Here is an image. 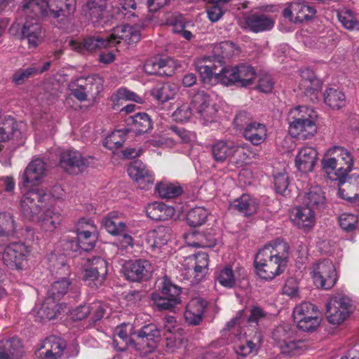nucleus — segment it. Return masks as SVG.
<instances>
[{"label": "nucleus", "mask_w": 359, "mask_h": 359, "mask_svg": "<svg viewBox=\"0 0 359 359\" xmlns=\"http://www.w3.org/2000/svg\"><path fill=\"white\" fill-rule=\"evenodd\" d=\"M289 245L280 238L266 244L255 255L254 266L262 279L271 280L280 275L289 262Z\"/></svg>", "instance_id": "nucleus-1"}, {"label": "nucleus", "mask_w": 359, "mask_h": 359, "mask_svg": "<svg viewBox=\"0 0 359 359\" xmlns=\"http://www.w3.org/2000/svg\"><path fill=\"white\" fill-rule=\"evenodd\" d=\"M126 325L117 326L113 339V346L118 351H124L130 344L142 354L152 353L157 346L161 331L154 323L143 326L135 333L136 338L129 337Z\"/></svg>", "instance_id": "nucleus-2"}, {"label": "nucleus", "mask_w": 359, "mask_h": 359, "mask_svg": "<svg viewBox=\"0 0 359 359\" xmlns=\"http://www.w3.org/2000/svg\"><path fill=\"white\" fill-rule=\"evenodd\" d=\"M25 8H31L36 15L48 17L55 27H62L76 10V0H26Z\"/></svg>", "instance_id": "nucleus-3"}, {"label": "nucleus", "mask_w": 359, "mask_h": 359, "mask_svg": "<svg viewBox=\"0 0 359 359\" xmlns=\"http://www.w3.org/2000/svg\"><path fill=\"white\" fill-rule=\"evenodd\" d=\"M353 153L344 147L334 145L325 153L321 161L323 170L328 175L334 173L337 178L344 180L354 169Z\"/></svg>", "instance_id": "nucleus-4"}, {"label": "nucleus", "mask_w": 359, "mask_h": 359, "mask_svg": "<svg viewBox=\"0 0 359 359\" xmlns=\"http://www.w3.org/2000/svg\"><path fill=\"white\" fill-rule=\"evenodd\" d=\"M158 289V292H154L151 299L159 310L170 311L181 303V287L172 283L168 276H165L160 280Z\"/></svg>", "instance_id": "nucleus-5"}, {"label": "nucleus", "mask_w": 359, "mask_h": 359, "mask_svg": "<svg viewBox=\"0 0 359 359\" xmlns=\"http://www.w3.org/2000/svg\"><path fill=\"white\" fill-rule=\"evenodd\" d=\"M256 75L255 69L249 65L239 64L236 66L224 67L222 84L226 86L236 85L240 87H248L254 83Z\"/></svg>", "instance_id": "nucleus-6"}, {"label": "nucleus", "mask_w": 359, "mask_h": 359, "mask_svg": "<svg viewBox=\"0 0 359 359\" xmlns=\"http://www.w3.org/2000/svg\"><path fill=\"white\" fill-rule=\"evenodd\" d=\"M32 252V247L22 242H12L7 245L2 254L4 264L10 269L21 271Z\"/></svg>", "instance_id": "nucleus-7"}, {"label": "nucleus", "mask_w": 359, "mask_h": 359, "mask_svg": "<svg viewBox=\"0 0 359 359\" xmlns=\"http://www.w3.org/2000/svg\"><path fill=\"white\" fill-rule=\"evenodd\" d=\"M26 15L25 22L21 29V34L28 42L29 48H36L42 41V27L40 23L41 19H47L48 17L42 15H36L31 8L22 6Z\"/></svg>", "instance_id": "nucleus-8"}, {"label": "nucleus", "mask_w": 359, "mask_h": 359, "mask_svg": "<svg viewBox=\"0 0 359 359\" xmlns=\"http://www.w3.org/2000/svg\"><path fill=\"white\" fill-rule=\"evenodd\" d=\"M311 276L315 285L324 290L331 289L338 279L334 265L327 259L320 260L313 265Z\"/></svg>", "instance_id": "nucleus-9"}, {"label": "nucleus", "mask_w": 359, "mask_h": 359, "mask_svg": "<svg viewBox=\"0 0 359 359\" xmlns=\"http://www.w3.org/2000/svg\"><path fill=\"white\" fill-rule=\"evenodd\" d=\"M248 114L245 111L239 112L236 116L233 123L237 128H244L243 136L245 140L250 142L253 145L258 146L264 142L266 137V126L260 123L254 121L247 124L248 120Z\"/></svg>", "instance_id": "nucleus-10"}, {"label": "nucleus", "mask_w": 359, "mask_h": 359, "mask_svg": "<svg viewBox=\"0 0 359 359\" xmlns=\"http://www.w3.org/2000/svg\"><path fill=\"white\" fill-rule=\"evenodd\" d=\"M88 267L84 271L83 280L92 289H97L104 282L107 273V263L100 257L87 259Z\"/></svg>", "instance_id": "nucleus-11"}, {"label": "nucleus", "mask_w": 359, "mask_h": 359, "mask_svg": "<svg viewBox=\"0 0 359 359\" xmlns=\"http://www.w3.org/2000/svg\"><path fill=\"white\" fill-rule=\"evenodd\" d=\"M351 299L345 296L331 298L327 304V319L331 324L339 325L351 313Z\"/></svg>", "instance_id": "nucleus-12"}, {"label": "nucleus", "mask_w": 359, "mask_h": 359, "mask_svg": "<svg viewBox=\"0 0 359 359\" xmlns=\"http://www.w3.org/2000/svg\"><path fill=\"white\" fill-rule=\"evenodd\" d=\"M90 158L91 157H85L76 150L68 149L61 153L60 166L65 172L76 175L89 166Z\"/></svg>", "instance_id": "nucleus-13"}, {"label": "nucleus", "mask_w": 359, "mask_h": 359, "mask_svg": "<svg viewBox=\"0 0 359 359\" xmlns=\"http://www.w3.org/2000/svg\"><path fill=\"white\" fill-rule=\"evenodd\" d=\"M46 194L41 189H31L22 196L20 202L23 216L28 219H33L41 210Z\"/></svg>", "instance_id": "nucleus-14"}, {"label": "nucleus", "mask_w": 359, "mask_h": 359, "mask_svg": "<svg viewBox=\"0 0 359 359\" xmlns=\"http://www.w3.org/2000/svg\"><path fill=\"white\" fill-rule=\"evenodd\" d=\"M191 107L198 117L205 123L213 121L217 110L210 95L205 91H198L194 94L191 102Z\"/></svg>", "instance_id": "nucleus-15"}, {"label": "nucleus", "mask_w": 359, "mask_h": 359, "mask_svg": "<svg viewBox=\"0 0 359 359\" xmlns=\"http://www.w3.org/2000/svg\"><path fill=\"white\" fill-rule=\"evenodd\" d=\"M209 255L205 252H198L184 258L182 266L187 274L193 276L196 282L201 281L208 272Z\"/></svg>", "instance_id": "nucleus-16"}, {"label": "nucleus", "mask_w": 359, "mask_h": 359, "mask_svg": "<svg viewBox=\"0 0 359 359\" xmlns=\"http://www.w3.org/2000/svg\"><path fill=\"white\" fill-rule=\"evenodd\" d=\"M66 348V343L62 338L51 335L46 337L35 351L39 359H60Z\"/></svg>", "instance_id": "nucleus-17"}, {"label": "nucleus", "mask_w": 359, "mask_h": 359, "mask_svg": "<svg viewBox=\"0 0 359 359\" xmlns=\"http://www.w3.org/2000/svg\"><path fill=\"white\" fill-rule=\"evenodd\" d=\"M128 173L141 189L148 190L154 183V172L140 160H135L130 164Z\"/></svg>", "instance_id": "nucleus-18"}, {"label": "nucleus", "mask_w": 359, "mask_h": 359, "mask_svg": "<svg viewBox=\"0 0 359 359\" xmlns=\"http://www.w3.org/2000/svg\"><path fill=\"white\" fill-rule=\"evenodd\" d=\"M151 271V263L146 259L129 260L123 266L124 276L131 282H140L147 279Z\"/></svg>", "instance_id": "nucleus-19"}, {"label": "nucleus", "mask_w": 359, "mask_h": 359, "mask_svg": "<svg viewBox=\"0 0 359 359\" xmlns=\"http://www.w3.org/2000/svg\"><path fill=\"white\" fill-rule=\"evenodd\" d=\"M46 171L47 165L42 159H34L28 164L21 176L22 186L27 188L40 184L46 175Z\"/></svg>", "instance_id": "nucleus-20"}, {"label": "nucleus", "mask_w": 359, "mask_h": 359, "mask_svg": "<svg viewBox=\"0 0 359 359\" xmlns=\"http://www.w3.org/2000/svg\"><path fill=\"white\" fill-rule=\"evenodd\" d=\"M240 146L230 140H217L210 145V154L213 161L223 163L239 151Z\"/></svg>", "instance_id": "nucleus-21"}, {"label": "nucleus", "mask_w": 359, "mask_h": 359, "mask_svg": "<svg viewBox=\"0 0 359 359\" xmlns=\"http://www.w3.org/2000/svg\"><path fill=\"white\" fill-rule=\"evenodd\" d=\"M174 61L170 58L152 57L147 60L144 71L149 75L170 76L175 73Z\"/></svg>", "instance_id": "nucleus-22"}, {"label": "nucleus", "mask_w": 359, "mask_h": 359, "mask_svg": "<svg viewBox=\"0 0 359 359\" xmlns=\"http://www.w3.org/2000/svg\"><path fill=\"white\" fill-rule=\"evenodd\" d=\"M109 36L111 46L119 43L121 40L128 44L137 43L140 40V30L137 27L128 25L116 27Z\"/></svg>", "instance_id": "nucleus-23"}, {"label": "nucleus", "mask_w": 359, "mask_h": 359, "mask_svg": "<svg viewBox=\"0 0 359 359\" xmlns=\"http://www.w3.org/2000/svg\"><path fill=\"white\" fill-rule=\"evenodd\" d=\"M245 276V271L242 267L236 266L235 269L231 264L225 265L220 269L216 280L223 287L233 288L236 282Z\"/></svg>", "instance_id": "nucleus-24"}, {"label": "nucleus", "mask_w": 359, "mask_h": 359, "mask_svg": "<svg viewBox=\"0 0 359 359\" xmlns=\"http://www.w3.org/2000/svg\"><path fill=\"white\" fill-rule=\"evenodd\" d=\"M207 302L201 298L191 299L187 305L184 319L189 325H197L203 320Z\"/></svg>", "instance_id": "nucleus-25"}, {"label": "nucleus", "mask_w": 359, "mask_h": 359, "mask_svg": "<svg viewBox=\"0 0 359 359\" xmlns=\"http://www.w3.org/2000/svg\"><path fill=\"white\" fill-rule=\"evenodd\" d=\"M316 221V214L311 207L304 205L296 208L293 222L299 229L307 232L314 227Z\"/></svg>", "instance_id": "nucleus-26"}, {"label": "nucleus", "mask_w": 359, "mask_h": 359, "mask_svg": "<svg viewBox=\"0 0 359 359\" xmlns=\"http://www.w3.org/2000/svg\"><path fill=\"white\" fill-rule=\"evenodd\" d=\"M23 348L20 339L16 337L0 340V359H20Z\"/></svg>", "instance_id": "nucleus-27"}, {"label": "nucleus", "mask_w": 359, "mask_h": 359, "mask_svg": "<svg viewBox=\"0 0 359 359\" xmlns=\"http://www.w3.org/2000/svg\"><path fill=\"white\" fill-rule=\"evenodd\" d=\"M247 28L254 33L271 30L274 26L272 18L263 13H251L245 17Z\"/></svg>", "instance_id": "nucleus-28"}, {"label": "nucleus", "mask_w": 359, "mask_h": 359, "mask_svg": "<svg viewBox=\"0 0 359 359\" xmlns=\"http://www.w3.org/2000/svg\"><path fill=\"white\" fill-rule=\"evenodd\" d=\"M231 210L242 213L245 217L254 215L258 210L259 202L253 196L244 194L232 201L229 204Z\"/></svg>", "instance_id": "nucleus-29"}, {"label": "nucleus", "mask_w": 359, "mask_h": 359, "mask_svg": "<svg viewBox=\"0 0 359 359\" xmlns=\"http://www.w3.org/2000/svg\"><path fill=\"white\" fill-rule=\"evenodd\" d=\"M300 81L299 88L306 95H312L321 89L322 82L310 69H302L299 71Z\"/></svg>", "instance_id": "nucleus-30"}, {"label": "nucleus", "mask_w": 359, "mask_h": 359, "mask_svg": "<svg viewBox=\"0 0 359 359\" xmlns=\"http://www.w3.org/2000/svg\"><path fill=\"white\" fill-rule=\"evenodd\" d=\"M318 157L317 151L311 147L302 148L295 158L297 168L302 172L313 170Z\"/></svg>", "instance_id": "nucleus-31"}, {"label": "nucleus", "mask_w": 359, "mask_h": 359, "mask_svg": "<svg viewBox=\"0 0 359 359\" xmlns=\"http://www.w3.org/2000/svg\"><path fill=\"white\" fill-rule=\"evenodd\" d=\"M297 198L303 205L311 207L312 209L321 207L326 202L325 192L319 186L310 187L304 194H299Z\"/></svg>", "instance_id": "nucleus-32"}, {"label": "nucleus", "mask_w": 359, "mask_h": 359, "mask_svg": "<svg viewBox=\"0 0 359 359\" xmlns=\"http://www.w3.org/2000/svg\"><path fill=\"white\" fill-rule=\"evenodd\" d=\"M17 232V224L9 212H0V246L5 245Z\"/></svg>", "instance_id": "nucleus-33"}, {"label": "nucleus", "mask_w": 359, "mask_h": 359, "mask_svg": "<svg viewBox=\"0 0 359 359\" xmlns=\"http://www.w3.org/2000/svg\"><path fill=\"white\" fill-rule=\"evenodd\" d=\"M273 339L282 353L292 351V327L290 325L278 326L273 332Z\"/></svg>", "instance_id": "nucleus-34"}, {"label": "nucleus", "mask_w": 359, "mask_h": 359, "mask_svg": "<svg viewBox=\"0 0 359 359\" xmlns=\"http://www.w3.org/2000/svg\"><path fill=\"white\" fill-rule=\"evenodd\" d=\"M102 226L106 231L113 235H121L126 231V224L121 218V214L116 211L109 212L102 219Z\"/></svg>", "instance_id": "nucleus-35"}, {"label": "nucleus", "mask_w": 359, "mask_h": 359, "mask_svg": "<svg viewBox=\"0 0 359 359\" xmlns=\"http://www.w3.org/2000/svg\"><path fill=\"white\" fill-rule=\"evenodd\" d=\"M262 341V335L256 332L251 339L240 341L234 346V350L238 356L245 358L250 355H257Z\"/></svg>", "instance_id": "nucleus-36"}, {"label": "nucleus", "mask_w": 359, "mask_h": 359, "mask_svg": "<svg viewBox=\"0 0 359 359\" xmlns=\"http://www.w3.org/2000/svg\"><path fill=\"white\" fill-rule=\"evenodd\" d=\"M127 124L130 127L129 130L136 135H141L152 128V121L150 116L144 112H138L127 118Z\"/></svg>", "instance_id": "nucleus-37"}, {"label": "nucleus", "mask_w": 359, "mask_h": 359, "mask_svg": "<svg viewBox=\"0 0 359 359\" xmlns=\"http://www.w3.org/2000/svg\"><path fill=\"white\" fill-rule=\"evenodd\" d=\"M175 209L161 202L149 204L146 208L147 215L156 221H165L175 215Z\"/></svg>", "instance_id": "nucleus-38"}, {"label": "nucleus", "mask_w": 359, "mask_h": 359, "mask_svg": "<svg viewBox=\"0 0 359 359\" xmlns=\"http://www.w3.org/2000/svg\"><path fill=\"white\" fill-rule=\"evenodd\" d=\"M105 8V0H87L83 6V12L93 22H96L104 18Z\"/></svg>", "instance_id": "nucleus-39"}, {"label": "nucleus", "mask_w": 359, "mask_h": 359, "mask_svg": "<svg viewBox=\"0 0 359 359\" xmlns=\"http://www.w3.org/2000/svg\"><path fill=\"white\" fill-rule=\"evenodd\" d=\"M316 133V120L293 123V137L303 140H308L313 137Z\"/></svg>", "instance_id": "nucleus-40"}, {"label": "nucleus", "mask_w": 359, "mask_h": 359, "mask_svg": "<svg viewBox=\"0 0 359 359\" xmlns=\"http://www.w3.org/2000/svg\"><path fill=\"white\" fill-rule=\"evenodd\" d=\"M17 123L11 116L0 117V151L4 149L2 142L13 138L18 133Z\"/></svg>", "instance_id": "nucleus-41"}, {"label": "nucleus", "mask_w": 359, "mask_h": 359, "mask_svg": "<svg viewBox=\"0 0 359 359\" xmlns=\"http://www.w3.org/2000/svg\"><path fill=\"white\" fill-rule=\"evenodd\" d=\"M170 236V229L158 226L149 231L147 235V241L152 248H161L167 244Z\"/></svg>", "instance_id": "nucleus-42"}, {"label": "nucleus", "mask_w": 359, "mask_h": 359, "mask_svg": "<svg viewBox=\"0 0 359 359\" xmlns=\"http://www.w3.org/2000/svg\"><path fill=\"white\" fill-rule=\"evenodd\" d=\"M197 69L203 83L211 86L218 83H222L223 67L218 72H217V66L215 65H201L198 66Z\"/></svg>", "instance_id": "nucleus-43"}, {"label": "nucleus", "mask_w": 359, "mask_h": 359, "mask_svg": "<svg viewBox=\"0 0 359 359\" xmlns=\"http://www.w3.org/2000/svg\"><path fill=\"white\" fill-rule=\"evenodd\" d=\"M150 94L158 102L164 103L174 97L176 88L170 83H158L151 90Z\"/></svg>", "instance_id": "nucleus-44"}, {"label": "nucleus", "mask_w": 359, "mask_h": 359, "mask_svg": "<svg viewBox=\"0 0 359 359\" xmlns=\"http://www.w3.org/2000/svg\"><path fill=\"white\" fill-rule=\"evenodd\" d=\"M71 284V281L66 278L55 281L48 291L46 304L50 300H53V302L59 301L67 293L69 289H72Z\"/></svg>", "instance_id": "nucleus-45"}, {"label": "nucleus", "mask_w": 359, "mask_h": 359, "mask_svg": "<svg viewBox=\"0 0 359 359\" xmlns=\"http://www.w3.org/2000/svg\"><path fill=\"white\" fill-rule=\"evenodd\" d=\"M156 191L161 198H173L180 196L183 189L177 182L161 181L155 187Z\"/></svg>", "instance_id": "nucleus-46"}, {"label": "nucleus", "mask_w": 359, "mask_h": 359, "mask_svg": "<svg viewBox=\"0 0 359 359\" xmlns=\"http://www.w3.org/2000/svg\"><path fill=\"white\" fill-rule=\"evenodd\" d=\"M62 215L54 208H48L43 212L41 219V227L45 231L55 230L62 221Z\"/></svg>", "instance_id": "nucleus-47"}, {"label": "nucleus", "mask_w": 359, "mask_h": 359, "mask_svg": "<svg viewBox=\"0 0 359 359\" xmlns=\"http://www.w3.org/2000/svg\"><path fill=\"white\" fill-rule=\"evenodd\" d=\"M324 102L333 109H339L346 104L344 93L337 88H330L324 93Z\"/></svg>", "instance_id": "nucleus-48"}, {"label": "nucleus", "mask_w": 359, "mask_h": 359, "mask_svg": "<svg viewBox=\"0 0 359 359\" xmlns=\"http://www.w3.org/2000/svg\"><path fill=\"white\" fill-rule=\"evenodd\" d=\"M94 79L88 76L80 78L77 80V87L72 90V95L81 102L87 100L88 93L93 91Z\"/></svg>", "instance_id": "nucleus-49"}, {"label": "nucleus", "mask_w": 359, "mask_h": 359, "mask_svg": "<svg viewBox=\"0 0 359 359\" xmlns=\"http://www.w3.org/2000/svg\"><path fill=\"white\" fill-rule=\"evenodd\" d=\"M337 18L345 29L350 31L359 30V20L351 10L343 8L337 11Z\"/></svg>", "instance_id": "nucleus-50"}, {"label": "nucleus", "mask_w": 359, "mask_h": 359, "mask_svg": "<svg viewBox=\"0 0 359 359\" xmlns=\"http://www.w3.org/2000/svg\"><path fill=\"white\" fill-rule=\"evenodd\" d=\"M128 131V129L114 131L104 139V146L109 150H116L121 148L126 140V135Z\"/></svg>", "instance_id": "nucleus-51"}, {"label": "nucleus", "mask_w": 359, "mask_h": 359, "mask_svg": "<svg viewBox=\"0 0 359 359\" xmlns=\"http://www.w3.org/2000/svg\"><path fill=\"white\" fill-rule=\"evenodd\" d=\"M208 211L202 207H196L189 211L187 215V224L191 227L203 225L207 220Z\"/></svg>", "instance_id": "nucleus-52"}, {"label": "nucleus", "mask_w": 359, "mask_h": 359, "mask_svg": "<svg viewBox=\"0 0 359 359\" xmlns=\"http://www.w3.org/2000/svg\"><path fill=\"white\" fill-rule=\"evenodd\" d=\"M297 327L304 332H310L316 330L320 323V313L318 310L314 311L313 314H309L306 317L299 318L295 321Z\"/></svg>", "instance_id": "nucleus-53"}, {"label": "nucleus", "mask_w": 359, "mask_h": 359, "mask_svg": "<svg viewBox=\"0 0 359 359\" xmlns=\"http://www.w3.org/2000/svg\"><path fill=\"white\" fill-rule=\"evenodd\" d=\"M86 50L94 51L99 48L111 47L109 34L104 36H93L83 40Z\"/></svg>", "instance_id": "nucleus-54"}, {"label": "nucleus", "mask_w": 359, "mask_h": 359, "mask_svg": "<svg viewBox=\"0 0 359 359\" xmlns=\"http://www.w3.org/2000/svg\"><path fill=\"white\" fill-rule=\"evenodd\" d=\"M214 53L218 57H231L238 53V48L233 43L226 41L215 45Z\"/></svg>", "instance_id": "nucleus-55"}, {"label": "nucleus", "mask_w": 359, "mask_h": 359, "mask_svg": "<svg viewBox=\"0 0 359 359\" xmlns=\"http://www.w3.org/2000/svg\"><path fill=\"white\" fill-rule=\"evenodd\" d=\"M76 238L80 248L83 251H90L95 246L97 240V231L90 233H79L76 235Z\"/></svg>", "instance_id": "nucleus-56"}, {"label": "nucleus", "mask_w": 359, "mask_h": 359, "mask_svg": "<svg viewBox=\"0 0 359 359\" xmlns=\"http://www.w3.org/2000/svg\"><path fill=\"white\" fill-rule=\"evenodd\" d=\"M306 120H316V114L312 109L306 106H298L293 109V123Z\"/></svg>", "instance_id": "nucleus-57"}, {"label": "nucleus", "mask_w": 359, "mask_h": 359, "mask_svg": "<svg viewBox=\"0 0 359 359\" xmlns=\"http://www.w3.org/2000/svg\"><path fill=\"white\" fill-rule=\"evenodd\" d=\"M36 72L35 66L34 65L26 69H19L13 74L11 81L16 86L22 85L25 83L28 79L34 76Z\"/></svg>", "instance_id": "nucleus-58"}, {"label": "nucleus", "mask_w": 359, "mask_h": 359, "mask_svg": "<svg viewBox=\"0 0 359 359\" xmlns=\"http://www.w3.org/2000/svg\"><path fill=\"white\" fill-rule=\"evenodd\" d=\"M318 308L309 302H302L295 306L293 309V320L297 321L299 318L306 317L309 314H313Z\"/></svg>", "instance_id": "nucleus-59"}, {"label": "nucleus", "mask_w": 359, "mask_h": 359, "mask_svg": "<svg viewBox=\"0 0 359 359\" xmlns=\"http://www.w3.org/2000/svg\"><path fill=\"white\" fill-rule=\"evenodd\" d=\"M316 14V10L311 6L302 4L298 6L295 17V22H302L313 19Z\"/></svg>", "instance_id": "nucleus-60"}, {"label": "nucleus", "mask_w": 359, "mask_h": 359, "mask_svg": "<svg viewBox=\"0 0 359 359\" xmlns=\"http://www.w3.org/2000/svg\"><path fill=\"white\" fill-rule=\"evenodd\" d=\"M339 223L342 229L351 231L355 229L358 224V218L351 213H343L339 217Z\"/></svg>", "instance_id": "nucleus-61"}, {"label": "nucleus", "mask_w": 359, "mask_h": 359, "mask_svg": "<svg viewBox=\"0 0 359 359\" xmlns=\"http://www.w3.org/2000/svg\"><path fill=\"white\" fill-rule=\"evenodd\" d=\"M296 257L295 262L297 264V267L299 269V274L302 273V269H304V265L306 263L307 257H308V250L306 245L302 243H299L294 252V255H293V257Z\"/></svg>", "instance_id": "nucleus-62"}, {"label": "nucleus", "mask_w": 359, "mask_h": 359, "mask_svg": "<svg viewBox=\"0 0 359 359\" xmlns=\"http://www.w3.org/2000/svg\"><path fill=\"white\" fill-rule=\"evenodd\" d=\"M76 235L79 233H87L92 232H97V226L94 224V222L88 218H81L79 219L76 224Z\"/></svg>", "instance_id": "nucleus-63"}, {"label": "nucleus", "mask_w": 359, "mask_h": 359, "mask_svg": "<svg viewBox=\"0 0 359 359\" xmlns=\"http://www.w3.org/2000/svg\"><path fill=\"white\" fill-rule=\"evenodd\" d=\"M193 111L192 107L189 105L182 104L172 113V118L178 122L187 121L191 117Z\"/></svg>", "instance_id": "nucleus-64"}]
</instances>
